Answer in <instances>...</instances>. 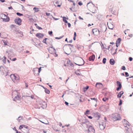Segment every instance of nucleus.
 I'll use <instances>...</instances> for the list:
<instances>
[{"mask_svg":"<svg viewBox=\"0 0 133 133\" xmlns=\"http://www.w3.org/2000/svg\"><path fill=\"white\" fill-rule=\"evenodd\" d=\"M123 122L124 126L127 127L128 129H129L130 128V125L128 124L129 123L127 120L124 119L123 121Z\"/></svg>","mask_w":133,"mask_h":133,"instance_id":"nucleus-13","label":"nucleus"},{"mask_svg":"<svg viewBox=\"0 0 133 133\" xmlns=\"http://www.w3.org/2000/svg\"><path fill=\"white\" fill-rule=\"evenodd\" d=\"M95 58V56L94 55H92L89 57V60L90 61H93Z\"/></svg>","mask_w":133,"mask_h":133,"instance_id":"nucleus-20","label":"nucleus"},{"mask_svg":"<svg viewBox=\"0 0 133 133\" xmlns=\"http://www.w3.org/2000/svg\"><path fill=\"white\" fill-rule=\"evenodd\" d=\"M68 66L69 68L72 69L74 66V64L70 61L69 60L67 61Z\"/></svg>","mask_w":133,"mask_h":133,"instance_id":"nucleus-15","label":"nucleus"},{"mask_svg":"<svg viewBox=\"0 0 133 133\" xmlns=\"http://www.w3.org/2000/svg\"><path fill=\"white\" fill-rule=\"evenodd\" d=\"M62 38V37H60V38H58V37H56L55 38H56V39H60L61 38Z\"/></svg>","mask_w":133,"mask_h":133,"instance_id":"nucleus-59","label":"nucleus"},{"mask_svg":"<svg viewBox=\"0 0 133 133\" xmlns=\"http://www.w3.org/2000/svg\"><path fill=\"white\" fill-rule=\"evenodd\" d=\"M55 5L56 6L58 7H60L61 6V5L59 4V2L58 1H56L55 2Z\"/></svg>","mask_w":133,"mask_h":133,"instance_id":"nucleus-25","label":"nucleus"},{"mask_svg":"<svg viewBox=\"0 0 133 133\" xmlns=\"http://www.w3.org/2000/svg\"><path fill=\"white\" fill-rule=\"evenodd\" d=\"M33 10H34L35 11V12H37L39 11L38 8L36 7L34 8H33Z\"/></svg>","mask_w":133,"mask_h":133,"instance_id":"nucleus-30","label":"nucleus"},{"mask_svg":"<svg viewBox=\"0 0 133 133\" xmlns=\"http://www.w3.org/2000/svg\"><path fill=\"white\" fill-rule=\"evenodd\" d=\"M91 100H94L96 101H97V99L96 98H91Z\"/></svg>","mask_w":133,"mask_h":133,"instance_id":"nucleus-39","label":"nucleus"},{"mask_svg":"<svg viewBox=\"0 0 133 133\" xmlns=\"http://www.w3.org/2000/svg\"><path fill=\"white\" fill-rule=\"evenodd\" d=\"M73 4L74 6H75V3L74 2H73Z\"/></svg>","mask_w":133,"mask_h":133,"instance_id":"nucleus-63","label":"nucleus"},{"mask_svg":"<svg viewBox=\"0 0 133 133\" xmlns=\"http://www.w3.org/2000/svg\"><path fill=\"white\" fill-rule=\"evenodd\" d=\"M36 27L39 30H41V29H42V28L41 27H39L38 26H36Z\"/></svg>","mask_w":133,"mask_h":133,"instance_id":"nucleus-37","label":"nucleus"},{"mask_svg":"<svg viewBox=\"0 0 133 133\" xmlns=\"http://www.w3.org/2000/svg\"><path fill=\"white\" fill-rule=\"evenodd\" d=\"M69 1H70V2H72V3H73L74 2V1L71 0H69Z\"/></svg>","mask_w":133,"mask_h":133,"instance_id":"nucleus-61","label":"nucleus"},{"mask_svg":"<svg viewBox=\"0 0 133 133\" xmlns=\"http://www.w3.org/2000/svg\"><path fill=\"white\" fill-rule=\"evenodd\" d=\"M87 116H88V117L90 119H92V117L91 116H88L87 115Z\"/></svg>","mask_w":133,"mask_h":133,"instance_id":"nucleus-49","label":"nucleus"},{"mask_svg":"<svg viewBox=\"0 0 133 133\" xmlns=\"http://www.w3.org/2000/svg\"><path fill=\"white\" fill-rule=\"evenodd\" d=\"M93 33L95 35H97L99 33V31L97 28H95L92 30Z\"/></svg>","mask_w":133,"mask_h":133,"instance_id":"nucleus-14","label":"nucleus"},{"mask_svg":"<svg viewBox=\"0 0 133 133\" xmlns=\"http://www.w3.org/2000/svg\"><path fill=\"white\" fill-rule=\"evenodd\" d=\"M88 133H95V130L92 126H90L88 129Z\"/></svg>","mask_w":133,"mask_h":133,"instance_id":"nucleus-12","label":"nucleus"},{"mask_svg":"<svg viewBox=\"0 0 133 133\" xmlns=\"http://www.w3.org/2000/svg\"><path fill=\"white\" fill-rule=\"evenodd\" d=\"M45 92L47 94H49L50 93V91L47 89H45Z\"/></svg>","mask_w":133,"mask_h":133,"instance_id":"nucleus-28","label":"nucleus"},{"mask_svg":"<svg viewBox=\"0 0 133 133\" xmlns=\"http://www.w3.org/2000/svg\"><path fill=\"white\" fill-rule=\"evenodd\" d=\"M10 77L14 82H16L17 81H18L19 79L18 77V76L16 77L14 74L11 75Z\"/></svg>","mask_w":133,"mask_h":133,"instance_id":"nucleus-8","label":"nucleus"},{"mask_svg":"<svg viewBox=\"0 0 133 133\" xmlns=\"http://www.w3.org/2000/svg\"><path fill=\"white\" fill-rule=\"evenodd\" d=\"M47 39H48L47 38H45V39H44L43 41V42L47 44V43L46 42V40Z\"/></svg>","mask_w":133,"mask_h":133,"instance_id":"nucleus-31","label":"nucleus"},{"mask_svg":"<svg viewBox=\"0 0 133 133\" xmlns=\"http://www.w3.org/2000/svg\"><path fill=\"white\" fill-rule=\"evenodd\" d=\"M75 74L77 75H80V72L79 70H78L76 71L75 72Z\"/></svg>","mask_w":133,"mask_h":133,"instance_id":"nucleus-27","label":"nucleus"},{"mask_svg":"<svg viewBox=\"0 0 133 133\" xmlns=\"http://www.w3.org/2000/svg\"><path fill=\"white\" fill-rule=\"evenodd\" d=\"M79 19H82V20H83V18L81 17L80 16L79 17Z\"/></svg>","mask_w":133,"mask_h":133,"instance_id":"nucleus-53","label":"nucleus"},{"mask_svg":"<svg viewBox=\"0 0 133 133\" xmlns=\"http://www.w3.org/2000/svg\"><path fill=\"white\" fill-rule=\"evenodd\" d=\"M64 50L65 53L67 54H69L70 51V48L68 46H65L64 47Z\"/></svg>","mask_w":133,"mask_h":133,"instance_id":"nucleus-9","label":"nucleus"},{"mask_svg":"<svg viewBox=\"0 0 133 133\" xmlns=\"http://www.w3.org/2000/svg\"><path fill=\"white\" fill-rule=\"evenodd\" d=\"M25 89H27L28 87V83H27L26 82H25Z\"/></svg>","mask_w":133,"mask_h":133,"instance_id":"nucleus-32","label":"nucleus"},{"mask_svg":"<svg viewBox=\"0 0 133 133\" xmlns=\"http://www.w3.org/2000/svg\"><path fill=\"white\" fill-rule=\"evenodd\" d=\"M106 59L105 58H103V62L104 64H105L106 63Z\"/></svg>","mask_w":133,"mask_h":133,"instance_id":"nucleus-33","label":"nucleus"},{"mask_svg":"<svg viewBox=\"0 0 133 133\" xmlns=\"http://www.w3.org/2000/svg\"><path fill=\"white\" fill-rule=\"evenodd\" d=\"M78 4L79 5L81 6L83 4V3L81 2H78Z\"/></svg>","mask_w":133,"mask_h":133,"instance_id":"nucleus-38","label":"nucleus"},{"mask_svg":"<svg viewBox=\"0 0 133 133\" xmlns=\"http://www.w3.org/2000/svg\"><path fill=\"white\" fill-rule=\"evenodd\" d=\"M36 36L38 38H41L44 36V35L41 33H38L36 34Z\"/></svg>","mask_w":133,"mask_h":133,"instance_id":"nucleus-18","label":"nucleus"},{"mask_svg":"<svg viewBox=\"0 0 133 133\" xmlns=\"http://www.w3.org/2000/svg\"><path fill=\"white\" fill-rule=\"evenodd\" d=\"M65 104L67 105H68L69 104V103L68 102H65Z\"/></svg>","mask_w":133,"mask_h":133,"instance_id":"nucleus-55","label":"nucleus"},{"mask_svg":"<svg viewBox=\"0 0 133 133\" xmlns=\"http://www.w3.org/2000/svg\"><path fill=\"white\" fill-rule=\"evenodd\" d=\"M68 26L69 27H70L71 26V24L69 23H68Z\"/></svg>","mask_w":133,"mask_h":133,"instance_id":"nucleus-52","label":"nucleus"},{"mask_svg":"<svg viewBox=\"0 0 133 133\" xmlns=\"http://www.w3.org/2000/svg\"><path fill=\"white\" fill-rule=\"evenodd\" d=\"M122 70H125L126 69V68H125V66H123V67H122Z\"/></svg>","mask_w":133,"mask_h":133,"instance_id":"nucleus-44","label":"nucleus"},{"mask_svg":"<svg viewBox=\"0 0 133 133\" xmlns=\"http://www.w3.org/2000/svg\"><path fill=\"white\" fill-rule=\"evenodd\" d=\"M90 112V111L89 110H87L84 113V114L85 115L88 114H89V112Z\"/></svg>","mask_w":133,"mask_h":133,"instance_id":"nucleus-34","label":"nucleus"},{"mask_svg":"<svg viewBox=\"0 0 133 133\" xmlns=\"http://www.w3.org/2000/svg\"><path fill=\"white\" fill-rule=\"evenodd\" d=\"M112 117L114 121L119 120L121 118L119 115L117 114H115L113 115Z\"/></svg>","mask_w":133,"mask_h":133,"instance_id":"nucleus-10","label":"nucleus"},{"mask_svg":"<svg viewBox=\"0 0 133 133\" xmlns=\"http://www.w3.org/2000/svg\"><path fill=\"white\" fill-rule=\"evenodd\" d=\"M123 91H120L119 93L117 95V97L118 98H120L122 95L123 94Z\"/></svg>","mask_w":133,"mask_h":133,"instance_id":"nucleus-21","label":"nucleus"},{"mask_svg":"<svg viewBox=\"0 0 133 133\" xmlns=\"http://www.w3.org/2000/svg\"><path fill=\"white\" fill-rule=\"evenodd\" d=\"M43 132H44V133H46L47 131H43Z\"/></svg>","mask_w":133,"mask_h":133,"instance_id":"nucleus-64","label":"nucleus"},{"mask_svg":"<svg viewBox=\"0 0 133 133\" xmlns=\"http://www.w3.org/2000/svg\"><path fill=\"white\" fill-rule=\"evenodd\" d=\"M22 21L21 19L19 18H17L14 20L15 23L19 25H21Z\"/></svg>","mask_w":133,"mask_h":133,"instance_id":"nucleus-11","label":"nucleus"},{"mask_svg":"<svg viewBox=\"0 0 133 133\" xmlns=\"http://www.w3.org/2000/svg\"><path fill=\"white\" fill-rule=\"evenodd\" d=\"M23 128V125H20L19 127V129H22Z\"/></svg>","mask_w":133,"mask_h":133,"instance_id":"nucleus-45","label":"nucleus"},{"mask_svg":"<svg viewBox=\"0 0 133 133\" xmlns=\"http://www.w3.org/2000/svg\"><path fill=\"white\" fill-rule=\"evenodd\" d=\"M49 51L51 54L54 55L55 57H56L58 56L56 49L52 47H50L49 48Z\"/></svg>","mask_w":133,"mask_h":133,"instance_id":"nucleus-5","label":"nucleus"},{"mask_svg":"<svg viewBox=\"0 0 133 133\" xmlns=\"http://www.w3.org/2000/svg\"><path fill=\"white\" fill-rule=\"evenodd\" d=\"M89 86H87L86 87H84L83 88V91L84 92H86L89 89Z\"/></svg>","mask_w":133,"mask_h":133,"instance_id":"nucleus-24","label":"nucleus"},{"mask_svg":"<svg viewBox=\"0 0 133 133\" xmlns=\"http://www.w3.org/2000/svg\"><path fill=\"white\" fill-rule=\"evenodd\" d=\"M130 37H132L133 35L132 34H130L128 35Z\"/></svg>","mask_w":133,"mask_h":133,"instance_id":"nucleus-43","label":"nucleus"},{"mask_svg":"<svg viewBox=\"0 0 133 133\" xmlns=\"http://www.w3.org/2000/svg\"><path fill=\"white\" fill-rule=\"evenodd\" d=\"M17 59L16 58H14L13 59H11V60L12 61H15Z\"/></svg>","mask_w":133,"mask_h":133,"instance_id":"nucleus-50","label":"nucleus"},{"mask_svg":"<svg viewBox=\"0 0 133 133\" xmlns=\"http://www.w3.org/2000/svg\"><path fill=\"white\" fill-rule=\"evenodd\" d=\"M76 62L77 63V65L81 66L83 65L84 63V61L83 59L81 57H78L76 60Z\"/></svg>","mask_w":133,"mask_h":133,"instance_id":"nucleus-6","label":"nucleus"},{"mask_svg":"<svg viewBox=\"0 0 133 133\" xmlns=\"http://www.w3.org/2000/svg\"><path fill=\"white\" fill-rule=\"evenodd\" d=\"M41 71V67H40L39 68H38V73H39Z\"/></svg>","mask_w":133,"mask_h":133,"instance_id":"nucleus-42","label":"nucleus"},{"mask_svg":"<svg viewBox=\"0 0 133 133\" xmlns=\"http://www.w3.org/2000/svg\"><path fill=\"white\" fill-rule=\"evenodd\" d=\"M15 25H11V28L15 27Z\"/></svg>","mask_w":133,"mask_h":133,"instance_id":"nucleus-51","label":"nucleus"},{"mask_svg":"<svg viewBox=\"0 0 133 133\" xmlns=\"http://www.w3.org/2000/svg\"><path fill=\"white\" fill-rule=\"evenodd\" d=\"M108 99V98L106 97H105L103 98V100L104 101H106Z\"/></svg>","mask_w":133,"mask_h":133,"instance_id":"nucleus-35","label":"nucleus"},{"mask_svg":"<svg viewBox=\"0 0 133 133\" xmlns=\"http://www.w3.org/2000/svg\"><path fill=\"white\" fill-rule=\"evenodd\" d=\"M3 42H4V45H7L6 43V42L5 41H3Z\"/></svg>","mask_w":133,"mask_h":133,"instance_id":"nucleus-57","label":"nucleus"},{"mask_svg":"<svg viewBox=\"0 0 133 133\" xmlns=\"http://www.w3.org/2000/svg\"><path fill=\"white\" fill-rule=\"evenodd\" d=\"M102 86V84L101 83H97L96 85V86L97 88H99Z\"/></svg>","mask_w":133,"mask_h":133,"instance_id":"nucleus-23","label":"nucleus"},{"mask_svg":"<svg viewBox=\"0 0 133 133\" xmlns=\"http://www.w3.org/2000/svg\"><path fill=\"white\" fill-rule=\"evenodd\" d=\"M48 32H49V34L50 35L52 34V31H49Z\"/></svg>","mask_w":133,"mask_h":133,"instance_id":"nucleus-48","label":"nucleus"},{"mask_svg":"<svg viewBox=\"0 0 133 133\" xmlns=\"http://www.w3.org/2000/svg\"><path fill=\"white\" fill-rule=\"evenodd\" d=\"M117 85L118 87L117 89V90L118 91L121 89L122 87V85L121 83L118 81H117Z\"/></svg>","mask_w":133,"mask_h":133,"instance_id":"nucleus-17","label":"nucleus"},{"mask_svg":"<svg viewBox=\"0 0 133 133\" xmlns=\"http://www.w3.org/2000/svg\"><path fill=\"white\" fill-rule=\"evenodd\" d=\"M129 59L130 61H131L132 60V58L131 57H129Z\"/></svg>","mask_w":133,"mask_h":133,"instance_id":"nucleus-46","label":"nucleus"},{"mask_svg":"<svg viewBox=\"0 0 133 133\" xmlns=\"http://www.w3.org/2000/svg\"><path fill=\"white\" fill-rule=\"evenodd\" d=\"M0 59L2 60L3 62L4 63H5L6 60V58L5 56H3V57L1 59Z\"/></svg>","mask_w":133,"mask_h":133,"instance_id":"nucleus-22","label":"nucleus"},{"mask_svg":"<svg viewBox=\"0 0 133 133\" xmlns=\"http://www.w3.org/2000/svg\"><path fill=\"white\" fill-rule=\"evenodd\" d=\"M85 122H84L83 123H87L88 122H89V121L88 120V119H85Z\"/></svg>","mask_w":133,"mask_h":133,"instance_id":"nucleus-41","label":"nucleus"},{"mask_svg":"<svg viewBox=\"0 0 133 133\" xmlns=\"http://www.w3.org/2000/svg\"><path fill=\"white\" fill-rule=\"evenodd\" d=\"M66 18L64 17H63V21L65 23H68V22L67 21H66Z\"/></svg>","mask_w":133,"mask_h":133,"instance_id":"nucleus-29","label":"nucleus"},{"mask_svg":"<svg viewBox=\"0 0 133 133\" xmlns=\"http://www.w3.org/2000/svg\"><path fill=\"white\" fill-rule=\"evenodd\" d=\"M16 14L18 16H23V14L19 13V12H17Z\"/></svg>","mask_w":133,"mask_h":133,"instance_id":"nucleus-36","label":"nucleus"},{"mask_svg":"<svg viewBox=\"0 0 133 133\" xmlns=\"http://www.w3.org/2000/svg\"><path fill=\"white\" fill-rule=\"evenodd\" d=\"M0 69L2 75L5 76L7 75L8 70L7 68H4L3 66H1Z\"/></svg>","mask_w":133,"mask_h":133,"instance_id":"nucleus-4","label":"nucleus"},{"mask_svg":"<svg viewBox=\"0 0 133 133\" xmlns=\"http://www.w3.org/2000/svg\"><path fill=\"white\" fill-rule=\"evenodd\" d=\"M111 16H112V15H110V16L107 15V18H108V17H111Z\"/></svg>","mask_w":133,"mask_h":133,"instance_id":"nucleus-60","label":"nucleus"},{"mask_svg":"<svg viewBox=\"0 0 133 133\" xmlns=\"http://www.w3.org/2000/svg\"><path fill=\"white\" fill-rule=\"evenodd\" d=\"M46 15L47 16H49L50 15V13H46Z\"/></svg>","mask_w":133,"mask_h":133,"instance_id":"nucleus-54","label":"nucleus"},{"mask_svg":"<svg viewBox=\"0 0 133 133\" xmlns=\"http://www.w3.org/2000/svg\"><path fill=\"white\" fill-rule=\"evenodd\" d=\"M122 104V100H120V102L119 104V105H121Z\"/></svg>","mask_w":133,"mask_h":133,"instance_id":"nucleus-47","label":"nucleus"},{"mask_svg":"<svg viewBox=\"0 0 133 133\" xmlns=\"http://www.w3.org/2000/svg\"><path fill=\"white\" fill-rule=\"evenodd\" d=\"M0 17L3 19V21L4 22H8L10 20L9 17L3 14H0Z\"/></svg>","mask_w":133,"mask_h":133,"instance_id":"nucleus-3","label":"nucleus"},{"mask_svg":"<svg viewBox=\"0 0 133 133\" xmlns=\"http://www.w3.org/2000/svg\"><path fill=\"white\" fill-rule=\"evenodd\" d=\"M105 127V123L104 121L102 120L99 123V127L101 129H104Z\"/></svg>","mask_w":133,"mask_h":133,"instance_id":"nucleus-7","label":"nucleus"},{"mask_svg":"<svg viewBox=\"0 0 133 133\" xmlns=\"http://www.w3.org/2000/svg\"><path fill=\"white\" fill-rule=\"evenodd\" d=\"M92 5V3H88L87 5V7H88V8H90V6H91V5Z\"/></svg>","mask_w":133,"mask_h":133,"instance_id":"nucleus-26","label":"nucleus"},{"mask_svg":"<svg viewBox=\"0 0 133 133\" xmlns=\"http://www.w3.org/2000/svg\"><path fill=\"white\" fill-rule=\"evenodd\" d=\"M76 32H75L74 33V37H76Z\"/></svg>","mask_w":133,"mask_h":133,"instance_id":"nucleus-56","label":"nucleus"},{"mask_svg":"<svg viewBox=\"0 0 133 133\" xmlns=\"http://www.w3.org/2000/svg\"><path fill=\"white\" fill-rule=\"evenodd\" d=\"M19 94L18 92L17 91L15 90L12 92V96L14 98L13 99L14 100L17 101L20 100V98L19 96Z\"/></svg>","mask_w":133,"mask_h":133,"instance_id":"nucleus-2","label":"nucleus"},{"mask_svg":"<svg viewBox=\"0 0 133 133\" xmlns=\"http://www.w3.org/2000/svg\"><path fill=\"white\" fill-rule=\"evenodd\" d=\"M107 25L108 28L111 29H112L114 28L113 24L110 22L108 23Z\"/></svg>","mask_w":133,"mask_h":133,"instance_id":"nucleus-16","label":"nucleus"},{"mask_svg":"<svg viewBox=\"0 0 133 133\" xmlns=\"http://www.w3.org/2000/svg\"><path fill=\"white\" fill-rule=\"evenodd\" d=\"M125 76L126 77H128L129 76V75L128 74V73L127 72H125Z\"/></svg>","mask_w":133,"mask_h":133,"instance_id":"nucleus-40","label":"nucleus"},{"mask_svg":"<svg viewBox=\"0 0 133 133\" xmlns=\"http://www.w3.org/2000/svg\"><path fill=\"white\" fill-rule=\"evenodd\" d=\"M110 63L111 65H113L115 63V61L113 58L111 59L110 60Z\"/></svg>","mask_w":133,"mask_h":133,"instance_id":"nucleus-19","label":"nucleus"},{"mask_svg":"<svg viewBox=\"0 0 133 133\" xmlns=\"http://www.w3.org/2000/svg\"><path fill=\"white\" fill-rule=\"evenodd\" d=\"M108 8L109 10L113 14L116 12L117 10V8L114 5V3L111 1L109 2L108 4Z\"/></svg>","mask_w":133,"mask_h":133,"instance_id":"nucleus-1","label":"nucleus"},{"mask_svg":"<svg viewBox=\"0 0 133 133\" xmlns=\"http://www.w3.org/2000/svg\"><path fill=\"white\" fill-rule=\"evenodd\" d=\"M5 1V0H0V1L2 2H4Z\"/></svg>","mask_w":133,"mask_h":133,"instance_id":"nucleus-58","label":"nucleus"},{"mask_svg":"<svg viewBox=\"0 0 133 133\" xmlns=\"http://www.w3.org/2000/svg\"><path fill=\"white\" fill-rule=\"evenodd\" d=\"M8 8L9 9H12V7H9Z\"/></svg>","mask_w":133,"mask_h":133,"instance_id":"nucleus-62","label":"nucleus"}]
</instances>
